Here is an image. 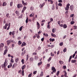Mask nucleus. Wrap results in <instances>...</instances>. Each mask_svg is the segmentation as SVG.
Wrapping results in <instances>:
<instances>
[{"instance_id":"nucleus-1","label":"nucleus","mask_w":77,"mask_h":77,"mask_svg":"<svg viewBox=\"0 0 77 77\" xmlns=\"http://www.w3.org/2000/svg\"><path fill=\"white\" fill-rule=\"evenodd\" d=\"M7 64L8 63H7L5 60V62H4V64H3L1 65L2 68H6V66H7Z\"/></svg>"},{"instance_id":"nucleus-2","label":"nucleus","mask_w":77,"mask_h":77,"mask_svg":"<svg viewBox=\"0 0 77 77\" xmlns=\"http://www.w3.org/2000/svg\"><path fill=\"white\" fill-rule=\"evenodd\" d=\"M69 6H70V4L68 3L66 5V7L65 8V10L66 11H68L69 9Z\"/></svg>"},{"instance_id":"nucleus-3","label":"nucleus","mask_w":77,"mask_h":77,"mask_svg":"<svg viewBox=\"0 0 77 77\" xmlns=\"http://www.w3.org/2000/svg\"><path fill=\"white\" fill-rule=\"evenodd\" d=\"M23 6V5L20 4H18L17 5V8H18V9H20V8H22Z\"/></svg>"},{"instance_id":"nucleus-4","label":"nucleus","mask_w":77,"mask_h":77,"mask_svg":"<svg viewBox=\"0 0 77 77\" xmlns=\"http://www.w3.org/2000/svg\"><path fill=\"white\" fill-rule=\"evenodd\" d=\"M52 70L54 72H56V70L54 67H52Z\"/></svg>"},{"instance_id":"nucleus-5","label":"nucleus","mask_w":77,"mask_h":77,"mask_svg":"<svg viewBox=\"0 0 77 77\" xmlns=\"http://www.w3.org/2000/svg\"><path fill=\"white\" fill-rule=\"evenodd\" d=\"M44 5H45V3L44 2L42 4H40L39 5V7L40 8H42Z\"/></svg>"},{"instance_id":"nucleus-6","label":"nucleus","mask_w":77,"mask_h":77,"mask_svg":"<svg viewBox=\"0 0 77 77\" xmlns=\"http://www.w3.org/2000/svg\"><path fill=\"white\" fill-rule=\"evenodd\" d=\"M49 41L50 42H53V41H55V39L54 38H50L49 39Z\"/></svg>"},{"instance_id":"nucleus-7","label":"nucleus","mask_w":77,"mask_h":77,"mask_svg":"<svg viewBox=\"0 0 77 77\" xmlns=\"http://www.w3.org/2000/svg\"><path fill=\"white\" fill-rule=\"evenodd\" d=\"M37 27H38V29H39V28H40V25H39V23H38V22H37Z\"/></svg>"},{"instance_id":"nucleus-8","label":"nucleus","mask_w":77,"mask_h":77,"mask_svg":"<svg viewBox=\"0 0 77 77\" xmlns=\"http://www.w3.org/2000/svg\"><path fill=\"white\" fill-rule=\"evenodd\" d=\"M26 43L25 42H23L22 43L21 46H23H23H26Z\"/></svg>"},{"instance_id":"nucleus-9","label":"nucleus","mask_w":77,"mask_h":77,"mask_svg":"<svg viewBox=\"0 0 77 77\" xmlns=\"http://www.w3.org/2000/svg\"><path fill=\"white\" fill-rule=\"evenodd\" d=\"M8 51V50L7 49H6L4 51V55H5V54H6V53H7V52Z\"/></svg>"},{"instance_id":"nucleus-10","label":"nucleus","mask_w":77,"mask_h":77,"mask_svg":"<svg viewBox=\"0 0 77 77\" xmlns=\"http://www.w3.org/2000/svg\"><path fill=\"white\" fill-rule=\"evenodd\" d=\"M7 44H8V45H9V44H11V41L8 40V41H7Z\"/></svg>"},{"instance_id":"nucleus-11","label":"nucleus","mask_w":77,"mask_h":77,"mask_svg":"<svg viewBox=\"0 0 77 77\" xmlns=\"http://www.w3.org/2000/svg\"><path fill=\"white\" fill-rule=\"evenodd\" d=\"M34 15H35V13L33 12H32L31 14L29 15V16L30 17H33Z\"/></svg>"},{"instance_id":"nucleus-12","label":"nucleus","mask_w":77,"mask_h":77,"mask_svg":"<svg viewBox=\"0 0 77 77\" xmlns=\"http://www.w3.org/2000/svg\"><path fill=\"white\" fill-rule=\"evenodd\" d=\"M72 5H71L70 6V10H71V11H72L73 10V7L72 6Z\"/></svg>"},{"instance_id":"nucleus-13","label":"nucleus","mask_w":77,"mask_h":77,"mask_svg":"<svg viewBox=\"0 0 77 77\" xmlns=\"http://www.w3.org/2000/svg\"><path fill=\"white\" fill-rule=\"evenodd\" d=\"M12 63H10V65L8 66V68H9L11 67H12Z\"/></svg>"},{"instance_id":"nucleus-14","label":"nucleus","mask_w":77,"mask_h":77,"mask_svg":"<svg viewBox=\"0 0 77 77\" xmlns=\"http://www.w3.org/2000/svg\"><path fill=\"white\" fill-rule=\"evenodd\" d=\"M51 35L52 36H53V37H54V38H56V35L54 34L51 33Z\"/></svg>"},{"instance_id":"nucleus-15","label":"nucleus","mask_w":77,"mask_h":77,"mask_svg":"<svg viewBox=\"0 0 77 77\" xmlns=\"http://www.w3.org/2000/svg\"><path fill=\"white\" fill-rule=\"evenodd\" d=\"M19 60V58L18 57H17L16 59H15V61L16 63H17L18 62V61Z\"/></svg>"},{"instance_id":"nucleus-16","label":"nucleus","mask_w":77,"mask_h":77,"mask_svg":"<svg viewBox=\"0 0 77 77\" xmlns=\"http://www.w3.org/2000/svg\"><path fill=\"white\" fill-rule=\"evenodd\" d=\"M75 62H76V60H72L71 61V63H75Z\"/></svg>"},{"instance_id":"nucleus-17","label":"nucleus","mask_w":77,"mask_h":77,"mask_svg":"<svg viewBox=\"0 0 77 77\" xmlns=\"http://www.w3.org/2000/svg\"><path fill=\"white\" fill-rule=\"evenodd\" d=\"M63 27L64 29H66V28H67V26L66 25V24H64Z\"/></svg>"},{"instance_id":"nucleus-18","label":"nucleus","mask_w":77,"mask_h":77,"mask_svg":"<svg viewBox=\"0 0 77 77\" xmlns=\"http://www.w3.org/2000/svg\"><path fill=\"white\" fill-rule=\"evenodd\" d=\"M56 29L54 28H53L52 29V32L53 33H54L55 32H56Z\"/></svg>"},{"instance_id":"nucleus-19","label":"nucleus","mask_w":77,"mask_h":77,"mask_svg":"<svg viewBox=\"0 0 77 77\" xmlns=\"http://www.w3.org/2000/svg\"><path fill=\"white\" fill-rule=\"evenodd\" d=\"M25 67H26V65H24L22 67V70H24Z\"/></svg>"},{"instance_id":"nucleus-20","label":"nucleus","mask_w":77,"mask_h":77,"mask_svg":"<svg viewBox=\"0 0 77 77\" xmlns=\"http://www.w3.org/2000/svg\"><path fill=\"white\" fill-rule=\"evenodd\" d=\"M62 4L61 3H59L58 4V6H61L62 7Z\"/></svg>"},{"instance_id":"nucleus-21","label":"nucleus","mask_w":77,"mask_h":77,"mask_svg":"<svg viewBox=\"0 0 77 77\" xmlns=\"http://www.w3.org/2000/svg\"><path fill=\"white\" fill-rule=\"evenodd\" d=\"M26 53V51H24L23 52H23H22V56H23V55L25 54Z\"/></svg>"},{"instance_id":"nucleus-22","label":"nucleus","mask_w":77,"mask_h":77,"mask_svg":"<svg viewBox=\"0 0 77 77\" xmlns=\"http://www.w3.org/2000/svg\"><path fill=\"white\" fill-rule=\"evenodd\" d=\"M0 45H1V47H4V44L3 43H1Z\"/></svg>"},{"instance_id":"nucleus-23","label":"nucleus","mask_w":77,"mask_h":77,"mask_svg":"<svg viewBox=\"0 0 77 77\" xmlns=\"http://www.w3.org/2000/svg\"><path fill=\"white\" fill-rule=\"evenodd\" d=\"M43 35H44V36H46V37H48V35L47 34L44 33Z\"/></svg>"},{"instance_id":"nucleus-24","label":"nucleus","mask_w":77,"mask_h":77,"mask_svg":"<svg viewBox=\"0 0 77 77\" xmlns=\"http://www.w3.org/2000/svg\"><path fill=\"white\" fill-rule=\"evenodd\" d=\"M59 45L60 46H62V45H63V42H61L59 44Z\"/></svg>"},{"instance_id":"nucleus-25","label":"nucleus","mask_w":77,"mask_h":77,"mask_svg":"<svg viewBox=\"0 0 77 77\" xmlns=\"http://www.w3.org/2000/svg\"><path fill=\"white\" fill-rule=\"evenodd\" d=\"M23 26H22L21 27H20V28L19 29V30L20 31H21V30H22V29H23Z\"/></svg>"},{"instance_id":"nucleus-26","label":"nucleus","mask_w":77,"mask_h":77,"mask_svg":"<svg viewBox=\"0 0 77 77\" xmlns=\"http://www.w3.org/2000/svg\"><path fill=\"white\" fill-rule=\"evenodd\" d=\"M3 6H5L6 5V3L4 2L3 3Z\"/></svg>"},{"instance_id":"nucleus-27","label":"nucleus","mask_w":77,"mask_h":77,"mask_svg":"<svg viewBox=\"0 0 77 77\" xmlns=\"http://www.w3.org/2000/svg\"><path fill=\"white\" fill-rule=\"evenodd\" d=\"M11 62L12 63H14V59H13L11 58Z\"/></svg>"},{"instance_id":"nucleus-28","label":"nucleus","mask_w":77,"mask_h":77,"mask_svg":"<svg viewBox=\"0 0 77 77\" xmlns=\"http://www.w3.org/2000/svg\"><path fill=\"white\" fill-rule=\"evenodd\" d=\"M21 62L23 64H24V59L22 60Z\"/></svg>"},{"instance_id":"nucleus-29","label":"nucleus","mask_w":77,"mask_h":77,"mask_svg":"<svg viewBox=\"0 0 77 77\" xmlns=\"http://www.w3.org/2000/svg\"><path fill=\"white\" fill-rule=\"evenodd\" d=\"M30 10L31 11H33L34 10V8H33V7H31L30 8Z\"/></svg>"},{"instance_id":"nucleus-30","label":"nucleus","mask_w":77,"mask_h":77,"mask_svg":"<svg viewBox=\"0 0 77 77\" xmlns=\"http://www.w3.org/2000/svg\"><path fill=\"white\" fill-rule=\"evenodd\" d=\"M37 73V71H34L33 72V74H36Z\"/></svg>"},{"instance_id":"nucleus-31","label":"nucleus","mask_w":77,"mask_h":77,"mask_svg":"<svg viewBox=\"0 0 77 77\" xmlns=\"http://www.w3.org/2000/svg\"><path fill=\"white\" fill-rule=\"evenodd\" d=\"M29 21V19H28L27 18H26V23H28V21Z\"/></svg>"},{"instance_id":"nucleus-32","label":"nucleus","mask_w":77,"mask_h":77,"mask_svg":"<svg viewBox=\"0 0 77 77\" xmlns=\"http://www.w3.org/2000/svg\"><path fill=\"white\" fill-rule=\"evenodd\" d=\"M22 75H24V70H23L22 71Z\"/></svg>"},{"instance_id":"nucleus-33","label":"nucleus","mask_w":77,"mask_h":77,"mask_svg":"<svg viewBox=\"0 0 77 77\" xmlns=\"http://www.w3.org/2000/svg\"><path fill=\"white\" fill-rule=\"evenodd\" d=\"M32 75V73H31L30 74H29L28 75V77H31Z\"/></svg>"},{"instance_id":"nucleus-34","label":"nucleus","mask_w":77,"mask_h":77,"mask_svg":"<svg viewBox=\"0 0 77 77\" xmlns=\"http://www.w3.org/2000/svg\"><path fill=\"white\" fill-rule=\"evenodd\" d=\"M58 2L59 3H62V2H63V1H62V0H58Z\"/></svg>"},{"instance_id":"nucleus-35","label":"nucleus","mask_w":77,"mask_h":77,"mask_svg":"<svg viewBox=\"0 0 77 77\" xmlns=\"http://www.w3.org/2000/svg\"><path fill=\"white\" fill-rule=\"evenodd\" d=\"M14 34H15V32L14 31H13L11 32L12 35H13V36H14Z\"/></svg>"},{"instance_id":"nucleus-36","label":"nucleus","mask_w":77,"mask_h":77,"mask_svg":"<svg viewBox=\"0 0 77 77\" xmlns=\"http://www.w3.org/2000/svg\"><path fill=\"white\" fill-rule=\"evenodd\" d=\"M22 43L21 42V41H19V42H18L19 45H21V44Z\"/></svg>"},{"instance_id":"nucleus-37","label":"nucleus","mask_w":77,"mask_h":77,"mask_svg":"<svg viewBox=\"0 0 77 77\" xmlns=\"http://www.w3.org/2000/svg\"><path fill=\"white\" fill-rule=\"evenodd\" d=\"M59 62L60 64H62V63H63V61H60Z\"/></svg>"},{"instance_id":"nucleus-38","label":"nucleus","mask_w":77,"mask_h":77,"mask_svg":"<svg viewBox=\"0 0 77 77\" xmlns=\"http://www.w3.org/2000/svg\"><path fill=\"white\" fill-rule=\"evenodd\" d=\"M51 60V57H50L48 60V62H50V61Z\"/></svg>"},{"instance_id":"nucleus-39","label":"nucleus","mask_w":77,"mask_h":77,"mask_svg":"<svg viewBox=\"0 0 77 77\" xmlns=\"http://www.w3.org/2000/svg\"><path fill=\"white\" fill-rule=\"evenodd\" d=\"M42 62H40V63H38V66H39V65H41V64H42Z\"/></svg>"},{"instance_id":"nucleus-40","label":"nucleus","mask_w":77,"mask_h":77,"mask_svg":"<svg viewBox=\"0 0 77 77\" xmlns=\"http://www.w3.org/2000/svg\"><path fill=\"white\" fill-rule=\"evenodd\" d=\"M12 5H13V2H11L10 3V6H12Z\"/></svg>"},{"instance_id":"nucleus-41","label":"nucleus","mask_w":77,"mask_h":77,"mask_svg":"<svg viewBox=\"0 0 77 77\" xmlns=\"http://www.w3.org/2000/svg\"><path fill=\"white\" fill-rule=\"evenodd\" d=\"M59 73H60V72L59 71H58L57 74V75H59Z\"/></svg>"},{"instance_id":"nucleus-42","label":"nucleus","mask_w":77,"mask_h":77,"mask_svg":"<svg viewBox=\"0 0 77 77\" xmlns=\"http://www.w3.org/2000/svg\"><path fill=\"white\" fill-rule=\"evenodd\" d=\"M63 52H66V48H64L63 50Z\"/></svg>"},{"instance_id":"nucleus-43","label":"nucleus","mask_w":77,"mask_h":77,"mask_svg":"<svg viewBox=\"0 0 77 77\" xmlns=\"http://www.w3.org/2000/svg\"><path fill=\"white\" fill-rule=\"evenodd\" d=\"M51 56H54V54H53V53L52 52H51Z\"/></svg>"},{"instance_id":"nucleus-44","label":"nucleus","mask_w":77,"mask_h":77,"mask_svg":"<svg viewBox=\"0 0 77 77\" xmlns=\"http://www.w3.org/2000/svg\"><path fill=\"white\" fill-rule=\"evenodd\" d=\"M48 29H50V25L48 24L47 26Z\"/></svg>"},{"instance_id":"nucleus-45","label":"nucleus","mask_w":77,"mask_h":77,"mask_svg":"<svg viewBox=\"0 0 77 77\" xmlns=\"http://www.w3.org/2000/svg\"><path fill=\"white\" fill-rule=\"evenodd\" d=\"M74 29L75 30V29H77V26H74Z\"/></svg>"},{"instance_id":"nucleus-46","label":"nucleus","mask_w":77,"mask_h":77,"mask_svg":"<svg viewBox=\"0 0 77 77\" xmlns=\"http://www.w3.org/2000/svg\"><path fill=\"white\" fill-rule=\"evenodd\" d=\"M74 24V21H72L71 22V24L72 25V24Z\"/></svg>"},{"instance_id":"nucleus-47","label":"nucleus","mask_w":77,"mask_h":77,"mask_svg":"<svg viewBox=\"0 0 77 77\" xmlns=\"http://www.w3.org/2000/svg\"><path fill=\"white\" fill-rule=\"evenodd\" d=\"M17 63L14 64V68H15V67H16L17 66Z\"/></svg>"},{"instance_id":"nucleus-48","label":"nucleus","mask_w":77,"mask_h":77,"mask_svg":"<svg viewBox=\"0 0 77 77\" xmlns=\"http://www.w3.org/2000/svg\"><path fill=\"white\" fill-rule=\"evenodd\" d=\"M34 59L35 60H37V59H38V57L36 56H35Z\"/></svg>"},{"instance_id":"nucleus-49","label":"nucleus","mask_w":77,"mask_h":77,"mask_svg":"<svg viewBox=\"0 0 77 77\" xmlns=\"http://www.w3.org/2000/svg\"><path fill=\"white\" fill-rule=\"evenodd\" d=\"M15 13L16 14H17V15H19V13H18V11H16L15 12Z\"/></svg>"},{"instance_id":"nucleus-50","label":"nucleus","mask_w":77,"mask_h":77,"mask_svg":"<svg viewBox=\"0 0 77 77\" xmlns=\"http://www.w3.org/2000/svg\"><path fill=\"white\" fill-rule=\"evenodd\" d=\"M33 58H30V60L31 62L33 61Z\"/></svg>"},{"instance_id":"nucleus-51","label":"nucleus","mask_w":77,"mask_h":77,"mask_svg":"<svg viewBox=\"0 0 77 77\" xmlns=\"http://www.w3.org/2000/svg\"><path fill=\"white\" fill-rule=\"evenodd\" d=\"M41 76H43V72H41V73L40 74Z\"/></svg>"},{"instance_id":"nucleus-52","label":"nucleus","mask_w":77,"mask_h":77,"mask_svg":"<svg viewBox=\"0 0 77 77\" xmlns=\"http://www.w3.org/2000/svg\"><path fill=\"white\" fill-rule=\"evenodd\" d=\"M67 74V73H66V72H65V74L64 75V76H65V77H66V75Z\"/></svg>"},{"instance_id":"nucleus-53","label":"nucleus","mask_w":77,"mask_h":77,"mask_svg":"<svg viewBox=\"0 0 77 77\" xmlns=\"http://www.w3.org/2000/svg\"><path fill=\"white\" fill-rule=\"evenodd\" d=\"M74 14H72L70 15V17H74Z\"/></svg>"},{"instance_id":"nucleus-54","label":"nucleus","mask_w":77,"mask_h":77,"mask_svg":"<svg viewBox=\"0 0 77 77\" xmlns=\"http://www.w3.org/2000/svg\"><path fill=\"white\" fill-rule=\"evenodd\" d=\"M63 69H66V67L65 66H63Z\"/></svg>"},{"instance_id":"nucleus-55","label":"nucleus","mask_w":77,"mask_h":77,"mask_svg":"<svg viewBox=\"0 0 77 77\" xmlns=\"http://www.w3.org/2000/svg\"><path fill=\"white\" fill-rule=\"evenodd\" d=\"M32 54L33 55H36V54H37V53L35 52H34Z\"/></svg>"},{"instance_id":"nucleus-56","label":"nucleus","mask_w":77,"mask_h":77,"mask_svg":"<svg viewBox=\"0 0 77 77\" xmlns=\"http://www.w3.org/2000/svg\"><path fill=\"white\" fill-rule=\"evenodd\" d=\"M58 25H60V21H58Z\"/></svg>"},{"instance_id":"nucleus-57","label":"nucleus","mask_w":77,"mask_h":77,"mask_svg":"<svg viewBox=\"0 0 77 77\" xmlns=\"http://www.w3.org/2000/svg\"><path fill=\"white\" fill-rule=\"evenodd\" d=\"M23 5H24V6H26V5H27V2L26 3H25L24 4H23Z\"/></svg>"},{"instance_id":"nucleus-58","label":"nucleus","mask_w":77,"mask_h":77,"mask_svg":"<svg viewBox=\"0 0 77 77\" xmlns=\"http://www.w3.org/2000/svg\"><path fill=\"white\" fill-rule=\"evenodd\" d=\"M26 8H27L26 7V6H25V7H23V9L25 11V10L26 9Z\"/></svg>"},{"instance_id":"nucleus-59","label":"nucleus","mask_w":77,"mask_h":77,"mask_svg":"<svg viewBox=\"0 0 77 77\" xmlns=\"http://www.w3.org/2000/svg\"><path fill=\"white\" fill-rule=\"evenodd\" d=\"M41 47H39L38 48V50H41Z\"/></svg>"},{"instance_id":"nucleus-60","label":"nucleus","mask_w":77,"mask_h":77,"mask_svg":"<svg viewBox=\"0 0 77 77\" xmlns=\"http://www.w3.org/2000/svg\"><path fill=\"white\" fill-rule=\"evenodd\" d=\"M29 56H28V55H27V56H26V60H28V58H29Z\"/></svg>"},{"instance_id":"nucleus-61","label":"nucleus","mask_w":77,"mask_h":77,"mask_svg":"<svg viewBox=\"0 0 77 77\" xmlns=\"http://www.w3.org/2000/svg\"><path fill=\"white\" fill-rule=\"evenodd\" d=\"M60 27H63V24H61V25H60Z\"/></svg>"},{"instance_id":"nucleus-62","label":"nucleus","mask_w":77,"mask_h":77,"mask_svg":"<svg viewBox=\"0 0 77 77\" xmlns=\"http://www.w3.org/2000/svg\"><path fill=\"white\" fill-rule=\"evenodd\" d=\"M44 38H41V40L42 41H44Z\"/></svg>"},{"instance_id":"nucleus-63","label":"nucleus","mask_w":77,"mask_h":77,"mask_svg":"<svg viewBox=\"0 0 77 77\" xmlns=\"http://www.w3.org/2000/svg\"><path fill=\"white\" fill-rule=\"evenodd\" d=\"M25 3L24 2V1H22V4L23 5H24V4Z\"/></svg>"},{"instance_id":"nucleus-64","label":"nucleus","mask_w":77,"mask_h":77,"mask_svg":"<svg viewBox=\"0 0 77 77\" xmlns=\"http://www.w3.org/2000/svg\"><path fill=\"white\" fill-rule=\"evenodd\" d=\"M50 64H48L47 65V67H50Z\"/></svg>"}]
</instances>
